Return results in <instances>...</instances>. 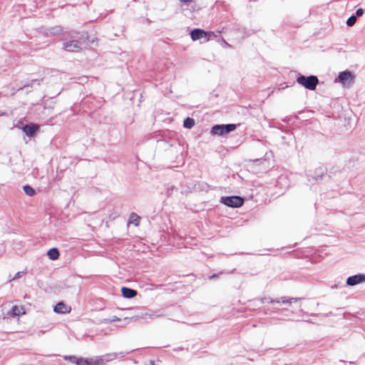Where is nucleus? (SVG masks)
<instances>
[{
  "mask_svg": "<svg viewBox=\"0 0 365 365\" xmlns=\"http://www.w3.org/2000/svg\"><path fill=\"white\" fill-rule=\"evenodd\" d=\"M236 129L235 124L215 125L212 128L211 133L214 135H223Z\"/></svg>",
  "mask_w": 365,
  "mask_h": 365,
  "instance_id": "nucleus-2",
  "label": "nucleus"
},
{
  "mask_svg": "<svg viewBox=\"0 0 365 365\" xmlns=\"http://www.w3.org/2000/svg\"><path fill=\"white\" fill-rule=\"evenodd\" d=\"M297 82L308 90L314 91L319 83V80L315 76H309L308 77L299 76L297 78Z\"/></svg>",
  "mask_w": 365,
  "mask_h": 365,
  "instance_id": "nucleus-1",
  "label": "nucleus"
},
{
  "mask_svg": "<svg viewBox=\"0 0 365 365\" xmlns=\"http://www.w3.org/2000/svg\"><path fill=\"white\" fill-rule=\"evenodd\" d=\"M53 312L61 314H69L71 312V307L60 302L55 305Z\"/></svg>",
  "mask_w": 365,
  "mask_h": 365,
  "instance_id": "nucleus-6",
  "label": "nucleus"
},
{
  "mask_svg": "<svg viewBox=\"0 0 365 365\" xmlns=\"http://www.w3.org/2000/svg\"><path fill=\"white\" fill-rule=\"evenodd\" d=\"M140 217L137 214L132 212L130 215L129 220H128L129 224H133L135 226H138L140 224Z\"/></svg>",
  "mask_w": 365,
  "mask_h": 365,
  "instance_id": "nucleus-13",
  "label": "nucleus"
},
{
  "mask_svg": "<svg viewBox=\"0 0 365 365\" xmlns=\"http://www.w3.org/2000/svg\"><path fill=\"white\" fill-rule=\"evenodd\" d=\"M212 36H214L213 32H212V31L206 32L204 30L200 29H195L192 30L190 33L191 38L193 41H197V40H199L202 38H207V41H209Z\"/></svg>",
  "mask_w": 365,
  "mask_h": 365,
  "instance_id": "nucleus-4",
  "label": "nucleus"
},
{
  "mask_svg": "<svg viewBox=\"0 0 365 365\" xmlns=\"http://www.w3.org/2000/svg\"><path fill=\"white\" fill-rule=\"evenodd\" d=\"M363 14H364V10H363L362 9H357V10H356V16H361Z\"/></svg>",
  "mask_w": 365,
  "mask_h": 365,
  "instance_id": "nucleus-19",
  "label": "nucleus"
},
{
  "mask_svg": "<svg viewBox=\"0 0 365 365\" xmlns=\"http://www.w3.org/2000/svg\"><path fill=\"white\" fill-rule=\"evenodd\" d=\"M339 81L344 86H349L353 82V76L349 71H344L339 73Z\"/></svg>",
  "mask_w": 365,
  "mask_h": 365,
  "instance_id": "nucleus-7",
  "label": "nucleus"
},
{
  "mask_svg": "<svg viewBox=\"0 0 365 365\" xmlns=\"http://www.w3.org/2000/svg\"><path fill=\"white\" fill-rule=\"evenodd\" d=\"M63 48L68 52H78L81 50L80 43L77 41H71L64 43Z\"/></svg>",
  "mask_w": 365,
  "mask_h": 365,
  "instance_id": "nucleus-5",
  "label": "nucleus"
},
{
  "mask_svg": "<svg viewBox=\"0 0 365 365\" xmlns=\"http://www.w3.org/2000/svg\"><path fill=\"white\" fill-rule=\"evenodd\" d=\"M121 293L125 298L128 299L133 298L137 295V292L135 290L128 287H122Z\"/></svg>",
  "mask_w": 365,
  "mask_h": 365,
  "instance_id": "nucleus-12",
  "label": "nucleus"
},
{
  "mask_svg": "<svg viewBox=\"0 0 365 365\" xmlns=\"http://www.w3.org/2000/svg\"><path fill=\"white\" fill-rule=\"evenodd\" d=\"M180 1H182V2H190L192 0H180Z\"/></svg>",
  "mask_w": 365,
  "mask_h": 365,
  "instance_id": "nucleus-20",
  "label": "nucleus"
},
{
  "mask_svg": "<svg viewBox=\"0 0 365 365\" xmlns=\"http://www.w3.org/2000/svg\"><path fill=\"white\" fill-rule=\"evenodd\" d=\"M195 125V120L192 118H187L183 123V125L186 128H192Z\"/></svg>",
  "mask_w": 365,
  "mask_h": 365,
  "instance_id": "nucleus-15",
  "label": "nucleus"
},
{
  "mask_svg": "<svg viewBox=\"0 0 365 365\" xmlns=\"http://www.w3.org/2000/svg\"><path fill=\"white\" fill-rule=\"evenodd\" d=\"M38 129V125L35 124L26 125L22 128L23 131L29 136H33Z\"/></svg>",
  "mask_w": 365,
  "mask_h": 365,
  "instance_id": "nucleus-9",
  "label": "nucleus"
},
{
  "mask_svg": "<svg viewBox=\"0 0 365 365\" xmlns=\"http://www.w3.org/2000/svg\"><path fill=\"white\" fill-rule=\"evenodd\" d=\"M25 308L23 305H15L11 308V311L9 312V314L12 317H19L21 315L25 314Z\"/></svg>",
  "mask_w": 365,
  "mask_h": 365,
  "instance_id": "nucleus-10",
  "label": "nucleus"
},
{
  "mask_svg": "<svg viewBox=\"0 0 365 365\" xmlns=\"http://www.w3.org/2000/svg\"><path fill=\"white\" fill-rule=\"evenodd\" d=\"M76 365H101L100 360L93 359H80L76 361Z\"/></svg>",
  "mask_w": 365,
  "mask_h": 365,
  "instance_id": "nucleus-11",
  "label": "nucleus"
},
{
  "mask_svg": "<svg viewBox=\"0 0 365 365\" xmlns=\"http://www.w3.org/2000/svg\"><path fill=\"white\" fill-rule=\"evenodd\" d=\"M64 359L66 360L70 361L76 364V361H78L80 359H77L75 356H65Z\"/></svg>",
  "mask_w": 365,
  "mask_h": 365,
  "instance_id": "nucleus-18",
  "label": "nucleus"
},
{
  "mask_svg": "<svg viewBox=\"0 0 365 365\" xmlns=\"http://www.w3.org/2000/svg\"><path fill=\"white\" fill-rule=\"evenodd\" d=\"M221 202L231 207H240L244 203V199L240 196H230L222 197Z\"/></svg>",
  "mask_w": 365,
  "mask_h": 365,
  "instance_id": "nucleus-3",
  "label": "nucleus"
},
{
  "mask_svg": "<svg viewBox=\"0 0 365 365\" xmlns=\"http://www.w3.org/2000/svg\"><path fill=\"white\" fill-rule=\"evenodd\" d=\"M356 21V17L355 16H351L347 19L346 24L348 26H352L355 24Z\"/></svg>",
  "mask_w": 365,
  "mask_h": 365,
  "instance_id": "nucleus-17",
  "label": "nucleus"
},
{
  "mask_svg": "<svg viewBox=\"0 0 365 365\" xmlns=\"http://www.w3.org/2000/svg\"><path fill=\"white\" fill-rule=\"evenodd\" d=\"M47 255L50 259L56 260L59 257V252L56 248H51L48 251Z\"/></svg>",
  "mask_w": 365,
  "mask_h": 365,
  "instance_id": "nucleus-14",
  "label": "nucleus"
},
{
  "mask_svg": "<svg viewBox=\"0 0 365 365\" xmlns=\"http://www.w3.org/2000/svg\"><path fill=\"white\" fill-rule=\"evenodd\" d=\"M365 282V274H356L347 278L346 284L349 286H354Z\"/></svg>",
  "mask_w": 365,
  "mask_h": 365,
  "instance_id": "nucleus-8",
  "label": "nucleus"
},
{
  "mask_svg": "<svg viewBox=\"0 0 365 365\" xmlns=\"http://www.w3.org/2000/svg\"><path fill=\"white\" fill-rule=\"evenodd\" d=\"M23 190H24V192L29 196L31 197L36 194L35 190L29 185L24 186Z\"/></svg>",
  "mask_w": 365,
  "mask_h": 365,
  "instance_id": "nucleus-16",
  "label": "nucleus"
}]
</instances>
